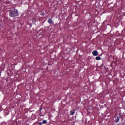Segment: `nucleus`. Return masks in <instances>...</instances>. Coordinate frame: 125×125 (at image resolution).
<instances>
[{
  "instance_id": "obj_1",
  "label": "nucleus",
  "mask_w": 125,
  "mask_h": 125,
  "mask_svg": "<svg viewBox=\"0 0 125 125\" xmlns=\"http://www.w3.org/2000/svg\"><path fill=\"white\" fill-rule=\"evenodd\" d=\"M10 16L11 17H16L18 16V11L16 9L11 10L10 11Z\"/></svg>"
},
{
  "instance_id": "obj_2",
  "label": "nucleus",
  "mask_w": 125,
  "mask_h": 125,
  "mask_svg": "<svg viewBox=\"0 0 125 125\" xmlns=\"http://www.w3.org/2000/svg\"><path fill=\"white\" fill-rule=\"evenodd\" d=\"M92 54L94 56H97L98 55V52L96 50H94L92 52Z\"/></svg>"
},
{
  "instance_id": "obj_3",
  "label": "nucleus",
  "mask_w": 125,
  "mask_h": 125,
  "mask_svg": "<svg viewBox=\"0 0 125 125\" xmlns=\"http://www.w3.org/2000/svg\"><path fill=\"white\" fill-rule=\"evenodd\" d=\"M74 114H75V110H72L71 111H70V114L73 115H74Z\"/></svg>"
},
{
  "instance_id": "obj_4",
  "label": "nucleus",
  "mask_w": 125,
  "mask_h": 125,
  "mask_svg": "<svg viewBox=\"0 0 125 125\" xmlns=\"http://www.w3.org/2000/svg\"><path fill=\"white\" fill-rule=\"evenodd\" d=\"M96 60H101V58L100 57H96Z\"/></svg>"
},
{
  "instance_id": "obj_5",
  "label": "nucleus",
  "mask_w": 125,
  "mask_h": 125,
  "mask_svg": "<svg viewBox=\"0 0 125 125\" xmlns=\"http://www.w3.org/2000/svg\"><path fill=\"white\" fill-rule=\"evenodd\" d=\"M119 121H120V117H117L116 120V122L118 123Z\"/></svg>"
},
{
  "instance_id": "obj_6",
  "label": "nucleus",
  "mask_w": 125,
  "mask_h": 125,
  "mask_svg": "<svg viewBox=\"0 0 125 125\" xmlns=\"http://www.w3.org/2000/svg\"><path fill=\"white\" fill-rule=\"evenodd\" d=\"M48 23H52V20L50 19L48 21Z\"/></svg>"
},
{
  "instance_id": "obj_7",
  "label": "nucleus",
  "mask_w": 125,
  "mask_h": 125,
  "mask_svg": "<svg viewBox=\"0 0 125 125\" xmlns=\"http://www.w3.org/2000/svg\"><path fill=\"white\" fill-rule=\"evenodd\" d=\"M42 124H46L47 122L46 120H43L42 122Z\"/></svg>"
},
{
  "instance_id": "obj_8",
  "label": "nucleus",
  "mask_w": 125,
  "mask_h": 125,
  "mask_svg": "<svg viewBox=\"0 0 125 125\" xmlns=\"http://www.w3.org/2000/svg\"><path fill=\"white\" fill-rule=\"evenodd\" d=\"M42 124H43V123H42V122H40L39 123L40 125H42Z\"/></svg>"
},
{
  "instance_id": "obj_9",
  "label": "nucleus",
  "mask_w": 125,
  "mask_h": 125,
  "mask_svg": "<svg viewBox=\"0 0 125 125\" xmlns=\"http://www.w3.org/2000/svg\"><path fill=\"white\" fill-rule=\"evenodd\" d=\"M41 15H44V13H41Z\"/></svg>"
}]
</instances>
